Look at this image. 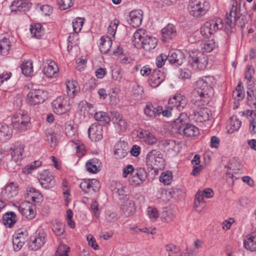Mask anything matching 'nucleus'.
<instances>
[{"label": "nucleus", "mask_w": 256, "mask_h": 256, "mask_svg": "<svg viewBox=\"0 0 256 256\" xmlns=\"http://www.w3.org/2000/svg\"><path fill=\"white\" fill-rule=\"evenodd\" d=\"M215 82L212 76H206L196 81L194 92L196 98L194 104L204 105L209 102L210 98L213 94L212 86Z\"/></svg>", "instance_id": "obj_1"}, {"label": "nucleus", "mask_w": 256, "mask_h": 256, "mask_svg": "<svg viewBox=\"0 0 256 256\" xmlns=\"http://www.w3.org/2000/svg\"><path fill=\"white\" fill-rule=\"evenodd\" d=\"M239 18L240 16L238 14V2L236 1H233L229 13H226L224 24L223 20L218 18H214L210 20L216 32L224 28L226 30L231 29L234 26L235 22Z\"/></svg>", "instance_id": "obj_2"}, {"label": "nucleus", "mask_w": 256, "mask_h": 256, "mask_svg": "<svg viewBox=\"0 0 256 256\" xmlns=\"http://www.w3.org/2000/svg\"><path fill=\"white\" fill-rule=\"evenodd\" d=\"M188 104V100L182 94H176L170 98L168 102V106L164 110L161 112L162 116L166 117H169L171 116V110L173 108H176L178 110H182L186 108Z\"/></svg>", "instance_id": "obj_3"}, {"label": "nucleus", "mask_w": 256, "mask_h": 256, "mask_svg": "<svg viewBox=\"0 0 256 256\" xmlns=\"http://www.w3.org/2000/svg\"><path fill=\"white\" fill-rule=\"evenodd\" d=\"M180 116L174 122V128L178 130V132L186 137H193L196 136L198 133V128L188 123L181 118Z\"/></svg>", "instance_id": "obj_4"}, {"label": "nucleus", "mask_w": 256, "mask_h": 256, "mask_svg": "<svg viewBox=\"0 0 256 256\" xmlns=\"http://www.w3.org/2000/svg\"><path fill=\"white\" fill-rule=\"evenodd\" d=\"M210 8V2L207 0L190 2L188 7L189 12L194 17L200 18L206 13Z\"/></svg>", "instance_id": "obj_5"}, {"label": "nucleus", "mask_w": 256, "mask_h": 256, "mask_svg": "<svg viewBox=\"0 0 256 256\" xmlns=\"http://www.w3.org/2000/svg\"><path fill=\"white\" fill-rule=\"evenodd\" d=\"M30 118L26 114L16 112L12 118V125L14 129L22 132L26 130L30 127Z\"/></svg>", "instance_id": "obj_6"}, {"label": "nucleus", "mask_w": 256, "mask_h": 256, "mask_svg": "<svg viewBox=\"0 0 256 256\" xmlns=\"http://www.w3.org/2000/svg\"><path fill=\"white\" fill-rule=\"evenodd\" d=\"M188 62L194 70H203L207 65L208 58L202 52L192 51L190 53Z\"/></svg>", "instance_id": "obj_7"}, {"label": "nucleus", "mask_w": 256, "mask_h": 256, "mask_svg": "<svg viewBox=\"0 0 256 256\" xmlns=\"http://www.w3.org/2000/svg\"><path fill=\"white\" fill-rule=\"evenodd\" d=\"M146 162L148 166L151 169H154L155 167H160L163 165L164 162L162 154L156 150H152L147 154Z\"/></svg>", "instance_id": "obj_8"}, {"label": "nucleus", "mask_w": 256, "mask_h": 256, "mask_svg": "<svg viewBox=\"0 0 256 256\" xmlns=\"http://www.w3.org/2000/svg\"><path fill=\"white\" fill-rule=\"evenodd\" d=\"M46 92L41 89L30 90L27 95V99L31 105L38 104L46 98Z\"/></svg>", "instance_id": "obj_9"}, {"label": "nucleus", "mask_w": 256, "mask_h": 256, "mask_svg": "<svg viewBox=\"0 0 256 256\" xmlns=\"http://www.w3.org/2000/svg\"><path fill=\"white\" fill-rule=\"evenodd\" d=\"M100 185L99 181L96 179L83 180L80 184V188L85 192L92 194L98 191Z\"/></svg>", "instance_id": "obj_10"}, {"label": "nucleus", "mask_w": 256, "mask_h": 256, "mask_svg": "<svg viewBox=\"0 0 256 256\" xmlns=\"http://www.w3.org/2000/svg\"><path fill=\"white\" fill-rule=\"evenodd\" d=\"M147 177L146 172L144 168H136L128 178V182L130 185L138 186L142 184Z\"/></svg>", "instance_id": "obj_11"}, {"label": "nucleus", "mask_w": 256, "mask_h": 256, "mask_svg": "<svg viewBox=\"0 0 256 256\" xmlns=\"http://www.w3.org/2000/svg\"><path fill=\"white\" fill-rule=\"evenodd\" d=\"M46 234L44 232H40L34 237L30 238L28 243V248L32 250H37L41 248L46 242Z\"/></svg>", "instance_id": "obj_12"}, {"label": "nucleus", "mask_w": 256, "mask_h": 256, "mask_svg": "<svg viewBox=\"0 0 256 256\" xmlns=\"http://www.w3.org/2000/svg\"><path fill=\"white\" fill-rule=\"evenodd\" d=\"M38 180L42 187L45 189L52 188L55 185L52 174L48 170H45L40 174Z\"/></svg>", "instance_id": "obj_13"}, {"label": "nucleus", "mask_w": 256, "mask_h": 256, "mask_svg": "<svg viewBox=\"0 0 256 256\" xmlns=\"http://www.w3.org/2000/svg\"><path fill=\"white\" fill-rule=\"evenodd\" d=\"M212 114L209 108L202 106L194 112V119L197 122H202L208 120Z\"/></svg>", "instance_id": "obj_14"}, {"label": "nucleus", "mask_w": 256, "mask_h": 256, "mask_svg": "<svg viewBox=\"0 0 256 256\" xmlns=\"http://www.w3.org/2000/svg\"><path fill=\"white\" fill-rule=\"evenodd\" d=\"M67 100L62 97H58L52 102V107L55 113L62 114L70 108L68 104H66Z\"/></svg>", "instance_id": "obj_15"}, {"label": "nucleus", "mask_w": 256, "mask_h": 256, "mask_svg": "<svg viewBox=\"0 0 256 256\" xmlns=\"http://www.w3.org/2000/svg\"><path fill=\"white\" fill-rule=\"evenodd\" d=\"M34 208V206L28 202H22L18 207L22 214L30 220L34 218L36 216Z\"/></svg>", "instance_id": "obj_16"}, {"label": "nucleus", "mask_w": 256, "mask_h": 256, "mask_svg": "<svg viewBox=\"0 0 256 256\" xmlns=\"http://www.w3.org/2000/svg\"><path fill=\"white\" fill-rule=\"evenodd\" d=\"M18 193V186L14 182H10L2 192L1 196L4 200H9L16 196Z\"/></svg>", "instance_id": "obj_17"}, {"label": "nucleus", "mask_w": 256, "mask_h": 256, "mask_svg": "<svg viewBox=\"0 0 256 256\" xmlns=\"http://www.w3.org/2000/svg\"><path fill=\"white\" fill-rule=\"evenodd\" d=\"M102 128L101 125L92 124L88 129L89 138L94 142L99 141L102 138Z\"/></svg>", "instance_id": "obj_18"}, {"label": "nucleus", "mask_w": 256, "mask_h": 256, "mask_svg": "<svg viewBox=\"0 0 256 256\" xmlns=\"http://www.w3.org/2000/svg\"><path fill=\"white\" fill-rule=\"evenodd\" d=\"M185 60L183 52L180 50L170 52L168 56V62L176 66L181 65Z\"/></svg>", "instance_id": "obj_19"}, {"label": "nucleus", "mask_w": 256, "mask_h": 256, "mask_svg": "<svg viewBox=\"0 0 256 256\" xmlns=\"http://www.w3.org/2000/svg\"><path fill=\"white\" fill-rule=\"evenodd\" d=\"M143 12L140 10H134L130 12L128 23L134 28L139 26L142 20Z\"/></svg>", "instance_id": "obj_20"}, {"label": "nucleus", "mask_w": 256, "mask_h": 256, "mask_svg": "<svg viewBox=\"0 0 256 256\" xmlns=\"http://www.w3.org/2000/svg\"><path fill=\"white\" fill-rule=\"evenodd\" d=\"M120 210L126 216L133 214L136 210L134 201L129 198L124 200L121 204Z\"/></svg>", "instance_id": "obj_21"}, {"label": "nucleus", "mask_w": 256, "mask_h": 256, "mask_svg": "<svg viewBox=\"0 0 256 256\" xmlns=\"http://www.w3.org/2000/svg\"><path fill=\"white\" fill-rule=\"evenodd\" d=\"M32 3L28 0H14L10 6L12 11H27L32 6Z\"/></svg>", "instance_id": "obj_22"}, {"label": "nucleus", "mask_w": 256, "mask_h": 256, "mask_svg": "<svg viewBox=\"0 0 256 256\" xmlns=\"http://www.w3.org/2000/svg\"><path fill=\"white\" fill-rule=\"evenodd\" d=\"M165 76L160 70H155L150 76L149 84L154 88L158 86L164 80Z\"/></svg>", "instance_id": "obj_23"}, {"label": "nucleus", "mask_w": 256, "mask_h": 256, "mask_svg": "<svg viewBox=\"0 0 256 256\" xmlns=\"http://www.w3.org/2000/svg\"><path fill=\"white\" fill-rule=\"evenodd\" d=\"M244 247L251 252L256 251V232L247 234L244 240Z\"/></svg>", "instance_id": "obj_24"}, {"label": "nucleus", "mask_w": 256, "mask_h": 256, "mask_svg": "<svg viewBox=\"0 0 256 256\" xmlns=\"http://www.w3.org/2000/svg\"><path fill=\"white\" fill-rule=\"evenodd\" d=\"M177 144L176 141L170 140H163L158 142V146L164 152H171L174 151L176 152V149L177 147Z\"/></svg>", "instance_id": "obj_25"}, {"label": "nucleus", "mask_w": 256, "mask_h": 256, "mask_svg": "<svg viewBox=\"0 0 256 256\" xmlns=\"http://www.w3.org/2000/svg\"><path fill=\"white\" fill-rule=\"evenodd\" d=\"M162 106H154L151 104H148L144 109L145 114L150 118H154L161 114Z\"/></svg>", "instance_id": "obj_26"}, {"label": "nucleus", "mask_w": 256, "mask_h": 256, "mask_svg": "<svg viewBox=\"0 0 256 256\" xmlns=\"http://www.w3.org/2000/svg\"><path fill=\"white\" fill-rule=\"evenodd\" d=\"M112 121L116 124L121 132H124L127 128V124L122 116L118 112H112Z\"/></svg>", "instance_id": "obj_27"}, {"label": "nucleus", "mask_w": 256, "mask_h": 256, "mask_svg": "<svg viewBox=\"0 0 256 256\" xmlns=\"http://www.w3.org/2000/svg\"><path fill=\"white\" fill-rule=\"evenodd\" d=\"M158 44V40L154 37L146 36L143 40L140 48H142L146 51H150L154 49Z\"/></svg>", "instance_id": "obj_28"}, {"label": "nucleus", "mask_w": 256, "mask_h": 256, "mask_svg": "<svg viewBox=\"0 0 256 256\" xmlns=\"http://www.w3.org/2000/svg\"><path fill=\"white\" fill-rule=\"evenodd\" d=\"M146 32L144 29H138L134 33L133 36L132 43L135 47L138 48H140V46L142 44L143 40L145 38Z\"/></svg>", "instance_id": "obj_29"}, {"label": "nucleus", "mask_w": 256, "mask_h": 256, "mask_svg": "<svg viewBox=\"0 0 256 256\" xmlns=\"http://www.w3.org/2000/svg\"><path fill=\"white\" fill-rule=\"evenodd\" d=\"M128 152V148L125 144L118 142L114 146V154L117 158H124Z\"/></svg>", "instance_id": "obj_30"}, {"label": "nucleus", "mask_w": 256, "mask_h": 256, "mask_svg": "<svg viewBox=\"0 0 256 256\" xmlns=\"http://www.w3.org/2000/svg\"><path fill=\"white\" fill-rule=\"evenodd\" d=\"M43 70L44 74L48 77H54L58 74V66L54 61L50 60L47 66H44Z\"/></svg>", "instance_id": "obj_31"}, {"label": "nucleus", "mask_w": 256, "mask_h": 256, "mask_svg": "<svg viewBox=\"0 0 256 256\" xmlns=\"http://www.w3.org/2000/svg\"><path fill=\"white\" fill-rule=\"evenodd\" d=\"M101 162L96 158L90 160L86 164L87 170L92 174L96 173L100 170Z\"/></svg>", "instance_id": "obj_32"}, {"label": "nucleus", "mask_w": 256, "mask_h": 256, "mask_svg": "<svg viewBox=\"0 0 256 256\" xmlns=\"http://www.w3.org/2000/svg\"><path fill=\"white\" fill-rule=\"evenodd\" d=\"M162 34L165 41L172 40L176 36V30L172 24H168L162 30Z\"/></svg>", "instance_id": "obj_33"}, {"label": "nucleus", "mask_w": 256, "mask_h": 256, "mask_svg": "<svg viewBox=\"0 0 256 256\" xmlns=\"http://www.w3.org/2000/svg\"><path fill=\"white\" fill-rule=\"evenodd\" d=\"M138 136L149 145H154L158 142V138L153 134L146 131L140 132Z\"/></svg>", "instance_id": "obj_34"}, {"label": "nucleus", "mask_w": 256, "mask_h": 256, "mask_svg": "<svg viewBox=\"0 0 256 256\" xmlns=\"http://www.w3.org/2000/svg\"><path fill=\"white\" fill-rule=\"evenodd\" d=\"M112 40L109 36H102L100 43V50L104 54L108 52L112 46Z\"/></svg>", "instance_id": "obj_35"}, {"label": "nucleus", "mask_w": 256, "mask_h": 256, "mask_svg": "<svg viewBox=\"0 0 256 256\" xmlns=\"http://www.w3.org/2000/svg\"><path fill=\"white\" fill-rule=\"evenodd\" d=\"M2 220L4 225L11 228L17 220L16 216L12 212H8L3 215Z\"/></svg>", "instance_id": "obj_36"}, {"label": "nucleus", "mask_w": 256, "mask_h": 256, "mask_svg": "<svg viewBox=\"0 0 256 256\" xmlns=\"http://www.w3.org/2000/svg\"><path fill=\"white\" fill-rule=\"evenodd\" d=\"M27 197L36 203H40L42 200V196L36 190L30 188L27 190Z\"/></svg>", "instance_id": "obj_37"}, {"label": "nucleus", "mask_w": 256, "mask_h": 256, "mask_svg": "<svg viewBox=\"0 0 256 256\" xmlns=\"http://www.w3.org/2000/svg\"><path fill=\"white\" fill-rule=\"evenodd\" d=\"M12 134V130L6 124H0V142L9 140Z\"/></svg>", "instance_id": "obj_38"}, {"label": "nucleus", "mask_w": 256, "mask_h": 256, "mask_svg": "<svg viewBox=\"0 0 256 256\" xmlns=\"http://www.w3.org/2000/svg\"><path fill=\"white\" fill-rule=\"evenodd\" d=\"M79 90L80 88L78 86L77 82L72 80L67 82L66 92L68 96L74 98Z\"/></svg>", "instance_id": "obj_39"}, {"label": "nucleus", "mask_w": 256, "mask_h": 256, "mask_svg": "<svg viewBox=\"0 0 256 256\" xmlns=\"http://www.w3.org/2000/svg\"><path fill=\"white\" fill-rule=\"evenodd\" d=\"M132 96L136 100L140 101L142 100L144 98L142 87L138 84H134L132 86Z\"/></svg>", "instance_id": "obj_40"}, {"label": "nucleus", "mask_w": 256, "mask_h": 256, "mask_svg": "<svg viewBox=\"0 0 256 256\" xmlns=\"http://www.w3.org/2000/svg\"><path fill=\"white\" fill-rule=\"evenodd\" d=\"M24 150V146L22 144H20L14 148L11 154L12 160L18 162L20 160H22Z\"/></svg>", "instance_id": "obj_41"}, {"label": "nucleus", "mask_w": 256, "mask_h": 256, "mask_svg": "<svg viewBox=\"0 0 256 256\" xmlns=\"http://www.w3.org/2000/svg\"><path fill=\"white\" fill-rule=\"evenodd\" d=\"M94 118L96 121H99L101 123L100 125H106L110 121V118L107 113L103 112H96Z\"/></svg>", "instance_id": "obj_42"}, {"label": "nucleus", "mask_w": 256, "mask_h": 256, "mask_svg": "<svg viewBox=\"0 0 256 256\" xmlns=\"http://www.w3.org/2000/svg\"><path fill=\"white\" fill-rule=\"evenodd\" d=\"M114 185L115 187L113 191L116 193H118L120 198L127 195L128 189L126 186H124L121 182H114Z\"/></svg>", "instance_id": "obj_43"}, {"label": "nucleus", "mask_w": 256, "mask_h": 256, "mask_svg": "<svg viewBox=\"0 0 256 256\" xmlns=\"http://www.w3.org/2000/svg\"><path fill=\"white\" fill-rule=\"evenodd\" d=\"M10 48V42L9 39L3 38L0 40V54L2 56L8 54Z\"/></svg>", "instance_id": "obj_44"}, {"label": "nucleus", "mask_w": 256, "mask_h": 256, "mask_svg": "<svg viewBox=\"0 0 256 256\" xmlns=\"http://www.w3.org/2000/svg\"><path fill=\"white\" fill-rule=\"evenodd\" d=\"M32 36L36 38H40L44 34V30L40 24H36L34 25H31L30 28Z\"/></svg>", "instance_id": "obj_45"}, {"label": "nucleus", "mask_w": 256, "mask_h": 256, "mask_svg": "<svg viewBox=\"0 0 256 256\" xmlns=\"http://www.w3.org/2000/svg\"><path fill=\"white\" fill-rule=\"evenodd\" d=\"M200 46L204 52H210L216 47V45L214 40L211 39L204 41Z\"/></svg>", "instance_id": "obj_46"}, {"label": "nucleus", "mask_w": 256, "mask_h": 256, "mask_svg": "<svg viewBox=\"0 0 256 256\" xmlns=\"http://www.w3.org/2000/svg\"><path fill=\"white\" fill-rule=\"evenodd\" d=\"M22 72L24 76H29L33 72L32 62V60H27L24 62L21 66Z\"/></svg>", "instance_id": "obj_47"}, {"label": "nucleus", "mask_w": 256, "mask_h": 256, "mask_svg": "<svg viewBox=\"0 0 256 256\" xmlns=\"http://www.w3.org/2000/svg\"><path fill=\"white\" fill-rule=\"evenodd\" d=\"M26 242V238L20 236H14L12 244L14 249L15 251H18L23 246Z\"/></svg>", "instance_id": "obj_48"}, {"label": "nucleus", "mask_w": 256, "mask_h": 256, "mask_svg": "<svg viewBox=\"0 0 256 256\" xmlns=\"http://www.w3.org/2000/svg\"><path fill=\"white\" fill-rule=\"evenodd\" d=\"M64 224L58 222H54L52 224V230L56 236H62L64 232Z\"/></svg>", "instance_id": "obj_49"}, {"label": "nucleus", "mask_w": 256, "mask_h": 256, "mask_svg": "<svg viewBox=\"0 0 256 256\" xmlns=\"http://www.w3.org/2000/svg\"><path fill=\"white\" fill-rule=\"evenodd\" d=\"M84 18H76L72 22L73 30L76 33L79 32L82 27Z\"/></svg>", "instance_id": "obj_50"}, {"label": "nucleus", "mask_w": 256, "mask_h": 256, "mask_svg": "<svg viewBox=\"0 0 256 256\" xmlns=\"http://www.w3.org/2000/svg\"><path fill=\"white\" fill-rule=\"evenodd\" d=\"M166 252L168 253V256H178L180 252L178 247H176L172 244H168L165 246Z\"/></svg>", "instance_id": "obj_51"}, {"label": "nucleus", "mask_w": 256, "mask_h": 256, "mask_svg": "<svg viewBox=\"0 0 256 256\" xmlns=\"http://www.w3.org/2000/svg\"><path fill=\"white\" fill-rule=\"evenodd\" d=\"M120 22L118 20L114 19L111 21L108 28V33L111 34L112 38L114 37L116 33V29Z\"/></svg>", "instance_id": "obj_52"}, {"label": "nucleus", "mask_w": 256, "mask_h": 256, "mask_svg": "<svg viewBox=\"0 0 256 256\" xmlns=\"http://www.w3.org/2000/svg\"><path fill=\"white\" fill-rule=\"evenodd\" d=\"M70 250V248L62 244H60L56 252V256H68V252Z\"/></svg>", "instance_id": "obj_53"}, {"label": "nucleus", "mask_w": 256, "mask_h": 256, "mask_svg": "<svg viewBox=\"0 0 256 256\" xmlns=\"http://www.w3.org/2000/svg\"><path fill=\"white\" fill-rule=\"evenodd\" d=\"M172 179V176L171 172L167 171L163 172L160 176V180L165 185H168L170 184Z\"/></svg>", "instance_id": "obj_54"}, {"label": "nucleus", "mask_w": 256, "mask_h": 256, "mask_svg": "<svg viewBox=\"0 0 256 256\" xmlns=\"http://www.w3.org/2000/svg\"><path fill=\"white\" fill-rule=\"evenodd\" d=\"M147 214L152 221H156L159 216V214L156 208L151 206L148 207Z\"/></svg>", "instance_id": "obj_55"}, {"label": "nucleus", "mask_w": 256, "mask_h": 256, "mask_svg": "<svg viewBox=\"0 0 256 256\" xmlns=\"http://www.w3.org/2000/svg\"><path fill=\"white\" fill-rule=\"evenodd\" d=\"M42 164V162L40 160H36L32 163L30 165L27 166L23 169V172L24 173L29 174L32 172V170L40 166Z\"/></svg>", "instance_id": "obj_56"}, {"label": "nucleus", "mask_w": 256, "mask_h": 256, "mask_svg": "<svg viewBox=\"0 0 256 256\" xmlns=\"http://www.w3.org/2000/svg\"><path fill=\"white\" fill-rule=\"evenodd\" d=\"M117 214L114 212L108 211L106 214V222L111 223L116 221L118 217Z\"/></svg>", "instance_id": "obj_57"}, {"label": "nucleus", "mask_w": 256, "mask_h": 256, "mask_svg": "<svg viewBox=\"0 0 256 256\" xmlns=\"http://www.w3.org/2000/svg\"><path fill=\"white\" fill-rule=\"evenodd\" d=\"M166 60H168V56L166 54H162L156 57V62L158 68H161L164 65L165 62Z\"/></svg>", "instance_id": "obj_58"}, {"label": "nucleus", "mask_w": 256, "mask_h": 256, "mask_svg": "<svg viewBox=\"0 0 256 256\" xmlns=\"http://www.w3.org/2000/svg\"><path fill=\"white\" fill-rule=\"evenodd\" d=\"M58 4L60 9L66 10L72 6L71 0H58Z\"/></svg>", "instance_id": "obj_59"}, {"label": "nucleus", "mask_w": 256, "mask_h": 256, "mask_svg": "<svg viewBox=\"0 0 256 256\" xmlns=\"http://www.w3.org/2000/svg\"><path fill=\"white\" fill-rule=\"evenodd\" d=\"M200 34L204 37H208L211 36L212 34L208 26V24L205 22L200 28Z\"/></svg>", "instance_id": "obj_60"}, {"label": "nucleus", "mask_w": 256, "mask_h": 256, "mask_svg": "<svg viewBox=\"0 0 256 256\" xmlns=\"http://www.w3.org/2000/svg\"><path fill=\"white\" fill-rule=\"evenodd\" d=\"M242 122L236 116L231 118V126L232 131L238 130L241 126Z\"/></svg>", "instance_id": "obj_61"}, {"label": "nucleus", "mask_w": 256, "mask_h": 256, "mask_svg": "<svg viewBox=\"0 0 256 256\" xmlns=\"http://www.w3.org/2000/svg\"><path fill=\"white\" fill-rule=\"evenodd\" d=\"M254 72V70L252 65H248L246 68L245 74V78L248 81H250L252 78V74Z\"/></svg>", "instance_id": "obj_62"}, {"label": "nucleus", "mask_w": 256, "mask_h": 256, "mask_svg": "<svg viewBox=\"0 0 256 256\" xmlns=\"http://www.w3.org/2000/svg\"><path fill=\"white\" fill-rule=\"evenodd\" d=\"M46 139L48 141H50L52 146H55L56 145V136L54 134L50 133V132H46Z\"/></svg>", "instance_id": "obj_63"}, {"label": "nucleus", "mask_w": 256, "mask_h": 256, "mask_svg": "<svg viewBox=\"0 0 256 256\" xmlns=\"http://www.w3.org/2000/svg\"><path fill=\"white\" fill-rule=\"evenodd\" d=\"M87 240L89 246L92 247L94 250L98 249V246L96 244L95 238L92 235L90 234L88 236Z\"/></svg>", "instance_id": "obj_64"}]
</instances>
